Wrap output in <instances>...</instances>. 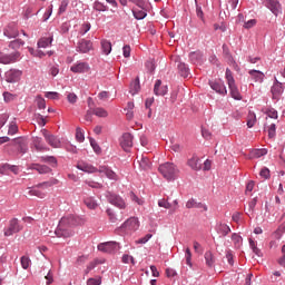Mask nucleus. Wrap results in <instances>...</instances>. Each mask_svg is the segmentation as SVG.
Segmentation results:
<instances>
[{
  "mask_svg": "<svg viewBox=\"0 0 285 285\" xmlns=\"http://www.w3.org/2000/svg\"><path fill=\"white\" fill-rule=\"evenodd\" d=\"M86 224V219L79 218L77 216H65L60 219L57 229L55 230V235L58 237H72L75 235V226H83Z\"/></svg>",
  "mask_w": 285,
  "mask_h": 285,
  "instance_id": "nucleus-1",
  "label": "nucleus"
},
{
  "mask_svg": "<svg viewBox=\"0 0 285 285\" xmlns=\"http://www.w3.org/2000/svg\"><path fill=\"white\" fill-rule=\"evenodd\" d=\"M76 168H78V170H82V173H89V174L100 173V174H104V175H106V177L108 179H112L114 181H117V179H119L117 174L112 169H110L108 166H99V168H97V167L81 160V161H78Z\"/></svg>",
  "mask_w": 285,
  "mask_h": 285,
  "instance_id": "nucleus-2",
  "label": "nucleus"
},
{
  "mask_svg": "<svg viewBox=\"0 0 285 285\" xmlns=\"http://www.w3.org/2000/svg\"><path fill=\"white\" fill-rule=\"evenodd\" d=\"M158 170L160 175H163L164 179H167V181H174L179 173V169L173 163H165L160 165Z\"/></svg>",
  "mask_w": 285,
  "mask_h": 285,
  "instance_id": "nucleus-3",
  "label": "nucleus"
},
{
  "mask_svg": "<svg viewBox=\"0 0 285 285\" xmlns=\"http://www.w3.org/2000/svg\"><path fill=\"white\" fill-rule=\"evenodd\" d=\"M225 79L233 99H236V101H242V94H239V89L237 88V85H235V78L233 77V71H230V69H226Z\"/></svg>",
  "mask_w": 285,
  "mask_h": 285,
  "instance_id": "nucleus-4",
  "label": "nucleus"
},
{
  "mask_svg": "<svg viewBox=\"0 0 285 285\" xmlns=\"http://www.w3.org/2000/svg\"><path fill=\"white\" fill-rule=\"evenodd\" d=\"M23 230V226L19 224L18 218H12L9 220V226L4 228V237H12L16 233H21Z\"/></svg>",
  "mask_w": 285,
  "mask_h": 285,
  "instance_id": "nucleus-5",
  "label": "nucleus"
},
{
  "mask_svg": "<svg viewBox=\"0 0 285 285\" xmlns=\"http://www.w3.org/2000/svg\"><path fill=\"white\" fill-rule=\"evenodd\" d=\"M21 59V52L14 51L12 53H3L0 51V63L8 66L10 63H17Z\"/></svg>",
  "mask_w": 285,
  "mask_h": 285,
  "instance_id": "nucleus-6",
  "label": "nucleus"
},
{
  "mask_svg": "<svg viewBox=\"0 0 285 285\" xmlns=\"http://www.w3.org/2000/svg\"><path fill=\"white\" fill-rule=\"evenodd\" d=\"M10 146H14L21 155L28 153V139L24 137L13 139L11 144L7 145V148H10Z\"/></svg>",
  "mask_w": 285,
  "mask_h": 285,
  "instance_id": "nucleus-7",
  "label": "nucleus"
},
{
  "mask_svg": "<svg viewBox=\"0 0 285 285\" xmlns=\"http://www.w3.org/2000/svg\"><path fill=\"white\" fill-rule=\"evenodd\" d=\"M70 71L75 75H83L90 72V65L83 61H77L70 67Z\"/></svg>",
  "mask_w": 285,
  "mask_h": 285,
  "instance_id": "nucleus-8",
  "label": "nucleus"
},
{
  "mask_svg": "<svg viewBox=\"0 0 285 285\" xmlns=\"http://www.w3.org/2000/svg\"><path fill=\"white\" fill-rule=\"evenodd\" d=\"M107 199L109 204H111L112 206H116V208H119L120 210L126 209V200H124L121 196L117 194H109L107 196Z\"/></svg>",
  "mask_w": 285,
  "mask_h": 285,
  "instance_id": "nucleus-9",
  "label": "nucleus"
},
{
  "mask_svg": "<svg viewBox=\"0 0 285 285\" xmlns=\"http://www.w3.org/2000/svg\"><path fill=\"white\" fill-rule=\"evenodd\" d=\"M21 75H23V72L21 70L10 69L9 71H7L4 73L6 81L8 83H17V81H19L21 79Z\"/></svg>",
  "mask_w": 285,
  "mask_h": 285,
  "instance_id": "nucleus-10",
  "label": "nucleus"
},
{
  "mask_svg": "<svg viewBox=\"0 0 285 285\" xmlns=\"http://www.w3.org/2000/svg\"><path fill=\"white\" fill-rule=\"evenodd\" d=\"M271 92H272V99L279 101L282 95H284V86L282 85V82L275 79V82L272 86Z\"/></svg>",
  "mask_w": 285,
  "mask_h": 285,
  "instance_id": "nucleus-11",
  "label": "nucleus"
},
{
  "mask_svg": "<svg viewBox=\"0 0 285 285\" xmlns=\"http://www.w3.org/2000/svg\"><path fill=\"white\" fill-rule=\"evenodd\" d=\"M118 248L119 244L117 242H106L98 245V250L101 253H116Z\"/></svg>",
  "mask_w": 285,
  "mask_h": 285,
  "instance_id": "nucleus-12",
  "label": "nucleus"
},
{
  "mask_svg": "<svg viewBox=\"0 0 285 285\" xmlns=\"http://www.w3.org/2000/svg\"><path fill=\"white\" fill-rule=\"evenodd\" d=\"M120 147L125 153H129L130 148H132V135L129 132L124 134L120 137Z\"/></svg>",
  "mask_w": 285,
  "mask_h": 285,
  "instance_id": "nucleus-13",
  "label": "nucleus"
},
{
  "mask_svg": "<svg viewBox=\"0 0 285 285\" xmlns=\"http://www.w3.org/2000/svg\"><path fill=\"white\" fill-rule=\"evenodd\" d=\"M42 135L51 148H61V141L57 136L48 134V130L46 129L42 130Z\"/></svg>",
  "mask_w": 285,
  "mask_h": 285,
  "instance_id": "nucleus-14",
  "label": "nucleus"
},
{
  "mask_svg": "<svg viewBox=\"0 0 285 285\" xmlns=\"http://www.w3.org/2000/svg\"><path fill=\"white\" fill-rule=\"evenodd\" d=\"M266 8L271 10L275 14V17H278L282 14V4L277 0H266L265 2Z\"/></svg>",
  "mask_w": 285,
  "mask_h": 285,
  "instance_id": "nucleus-15",
  "label": "nucleus"
},
{
  "mask_svg": "<svg viewBox=\"0 0 285 285\" xmlns=\"http://www.w3.org/2000/svg\"><path fill=\"white\" fill-rule=\"evenodd\" d=\"M122 228H125V230H129L130 233L138 230L139 229V219H137L136 217H131V218L127 219L124 223Z\"/></svg>",
  "mask_w": 285,
  "mask_h": 285,
  "instance_id": "nucleus-16",
  "label": "nucleus"
},
{
  "mask_svg": "<svg viewBox=\"0 0 285 285\" xmlns=\"http://www.w3.org/2000/svg\"><path fill=\"white\" fill-rule=\"evenodd\" d=\"M90 50H92V41L82 39L78 42L77 52H81L82 55H86Z\"/></svg>",
  "mask_w": 285,
  "mask_h": 285,
  "instance_id": "nucleus-17",
  "label": "nucleus"
},
{
  "mask_svg": "<svg viewBox=\"0 0 285 285\" xmlns=\"http://www.w3.org/2000/svg\"><path fill=\"white\" fill-rule=\"evenodd\" d=\"M209 86L212 90H215L218 95H223V97L228 95V90H226V85H224V82L209 81Z\"/></svg>",
  "mask_w": 285,
  "mask_h": 285,
  "instance_id": "nucleus-18",
  "label": "nucleus"
},
{
  "mask_svg": "<svg viewBox=\"0 0 285 285\" xmlns=\"http://www.w3.org/2000/svg\"><path fill=\"white\" fill-rule=\"evenodd\" d=\"M154 92L157 97H164L165 95H168V86H161V80H156Z\"/></svg>",
  "mask_w": 285,
  "mask_h": 285,
  "instance_id": "nucleus-19",
  "label": "nucleus"
},
{
  "mask_svg": "<svg viewBox=\"0 0 285 285\" xmlns=\"http://www.w3.org/2000/svg\"><path fill=\"white\" fill-rule=\"evenodd\" d=\"M3 35L4 37H7L8 39H17V37H19V29L13 26V24H9L4 30H3Z\"/></svg>",
  "mask_w": 285,
  "mask_h": 285,
  "instance_id": "nucleus-20",
  "label": "nucleus"
},
{
  "mask_svg": "<svg viewBox=\"0 0 285 285\" xmlns=\"http://www.w3.org/2000/svg\"><path fill=\"white\" fill-rule=\"evenodd\" d=\"M187 166H189V168H191V170H202V161L199 160V156L193 155L187 160Z\"/></svg>",
  "mask_w": 285,
  "mask_h": 285,
  "instance_id": "nucleus-21",
  "label": "nucleus"
},
{
  "mask_svg": "<svg viewBox=\"0 0 285 285\" xmlns=\"http://www.w3.org/2000/svg\"><path fill=\"white\" fill-rule=\"evenodd\" d=\"M248 75H249V77L253 79V81H256V82H258V83H263V82H264V78L266 77V76L264 75V72H262V71H259V70H255V69L249 70V71H248Z\"/></svg>",
  "mask_w": 285,
  "mask_h": 285,
  "instance_id": "nucleus-22",
  "label": "nucleus"
},
{
  "mask_svg": "<svg viewBox=\"0 0 285 285\" xmlns=\"http://www.w3.org/2000/svg\"><path fill=\"white\" fill-rule=\"evenodd\" d=\"M216 232L218 235H222V237H226V235L230 233V227L224 223H219L216 225Z\"/></svg>",
  "mask_w": 285,
  "mask_h": 285,
  "instance_id": "nucleus-23",
  "label": "nucleus"
},
{
  "mask_svg": "<svg viewBox=\"0 0 285 285\" xmlns=\"http://www.w3.org/2000/svg\"><path fill=\"white\" fill-rule=\"evenodd\" d=\"M186 208H203V210H208V207L202 203H197L195 199H189L186 203Z\"/></svg>",
  "mask_w": 285,
  "mask_h": 285,
  "instance_id": "nucleus-24",
  "label": "nucleus"
},
{
  "mask_svg": "<svg viewBox=\"0 0 285 285\" xmlns=\"http://www.w3.org/2000/svg\"><path fill=\"white\" fill-rule=\"evenodd\" d=\"M85 205L87 206V208H89L90 210H95V208H97V206H99V204H97V200H95V197H90L87 196L85 199Z\"/></svg>",
  "mask_w": 285,
  "mask_h": 285,
  "instance_id": "nucleus-25",
  "label": "nucleus"
},
{
  "mask_svg": "<svg viewBox=\"0 0 285 285\" xmlns=\"http://www.w3.org/2000/svg\"><path fill=\"white\" fill-rule=\"evenodd\" d=\"M205 261H206V266L209 268H213L215 266V256L213 255V252L208 250L205 253Z\"/></svg>",
  "mask_w": 285,
  "mask_h": 285,
  "instance_id": "nucleus-26",
  "label": "nucleus"
},
{
  "mask_svg": "<svg viewBox=\"0 0 285 285\" xmlns=\"http://www.w3.org/2000/svg\"><path fill=\"white\" fill-rule=\"evenodd\" d=\"M101 50L105 55H110L112 52V43L108 40H101Z\"/></svg>",
  "mask_w": 285,
  "mask_h": 285,
  "instance_id": "nucleus-27",
  "label": "nucleus"
},
{
  "mask_svg": "<svg viewBox=\"0 0 285 285\" xmlns=\"http://www.w3.org/2000/svg\"><path fill=\"white\" fill-rule=\"evenodd\" d=\"M23 46H26V42L21 39H16L9 43V48H11V50H19V48Z\"/></svg>",
  "mask_w": 285,
  "mask_h": 285,
  "instance_id": "nucleus-28",
  "label": "nucleus"
},
{
  "mask_svg": "<svg viewBox=\"0 0 285 285\" xmlns=\"http://www.w3.org/2000/svg\"><path fill=\"white\" fill-rule=\"evenodd\" d=\"M139 166L140 168H142V170H150V166H151L150 159H148V157L142 156L139 160Z\"/></svg>",
  "mask_w": 285,
  "mask_h": 285,
  "instance_id": "nucleus-29",
  "label": "nucleus"
},
{
  "mask_svg": "<svg viewBox=\"0 0 285 285\" xmlns=\"http://www.w3.org/2000/svg\"><path fill=\"white\" fill-rule=\"evenodd\" d=\"M140 86H139V78H136L131 83H130V94L131 95H137L139 92Z\"/></svg>",
  "mask_w": 285,
  "mask_h": 285,
  "instance_id": "nucleus-30",
  "label": "nucleus"
},
{
  "mask_svg": "<svg viewBox=\"0 0 285 285\" xmlns=\"http://www.w3.org/2000/svg\"><path fill=\"white\" fill-rule=\"evenodd\" d=\"M178 71L180 73V77H188L189 72H188V66H186V63L184 62H179L178 63Z\"/></svg>",
  "mask_w": 285,
  "mask_h": 285,
  "instance_id": "nucleus-31",
  "label": "nucleus"
},
{
  "mask_svg": "<svg viewBox=\"0 0 285 285\" xmlns=\"http://www.w3.org/2000/svg\"><path fill=\"white\" fill-rule=\"evenodd\" d=\"M50 43H52V38H41L38 41V48H48V46H50Z\"/></svg>",
  "mask_w": 285,
  "mask_h": 285,
  "instance_id": "nucleus-32",
  "label": "nucleus"
},
{
  "mask_svg": "<svg viewBox=\"0 0 285 285\" xmlns=\"http://www.w3.org/2000/svg\"><path fill=\"white\" fill-rule=\"evenodd\" d=\"M266 149H254L250 153V157L254 159H259V157H264V155H266Z\"/></svg>",
  "mask_w": 285,
  "mask_h": 285,
  "instance_id": "nucleus-33",
  "label": "nucleus"
},
{
  "mask_svg": "<svg viewBox=\"0 0 285 285\" xmlns=\"http://www.w3.org/2000/svg\"><path fill=\"white\" fill-rule=\"evenodd\" d=\"M35 170H37L40 175H46L48 173H50V167L46 166V165H36Z\"/></svg>",
  "mask_w": 285,
  "mask_h": 285,
  "instance_id": "nucleus-34",
  "label": "nucleus"
},
{
  "mask_svg": "<svg viewBox=\"0 0 285 285\" xmlns=\"http://www.w3.org/2000/svg\"><path fill=\"white\" fill-rule=\"evenodd\" d=\"M186 264L190 268H193V253L190 252V247H187L185 250Z\"/></svg>",
  "mask_w": 285,
  "mask_h": 285,
  "instance_id": "nucleus-35",
  "label": "nucleus"
},
{
  "mask_svg": "<svg viewBox=\"0 0 285 285\" xmlns=\"http://www.w3.org/2000/svg\"><path fill=\"white\" fill-rule=\"evenodd\" d=\"M92 114L96 115V117H108V111L101 107L92 109Z\"/></svg>",
  "mask_w": 285,
  "mask_h": 285,
  "instance_id": "nucleus-36",
  "label": "nucleus"
},
{
  "mask_svg": "<svg viewBox=\"0 0 285 285\" xmlns=\"http://www.w3.org/2000/svg\"><path fill=\"white\" fill-rule=\"evenodd\" d=\"M33 146L37 150H46V147L43 146V142L40 137H35L33 138Z\"/></svg>",
  "mask_w": 285,
  "mask_h": 285,
  "instance_id": "nucleus-37",
  "label": "nucleus"
},
{
  "mask_svg": "<svg viewBox=\"0 0 285 285\" xmlns=\"http://www.w3.org/2000/svg\"><path fill=\"white\" fill-rule=\"evenodd\" d=\"M132 14H134L135 19H138V20L146 19V16H147V13L144 11V9H141V10L134 9Z\"/></svg>",
  "mask_w": 285,
  "mask_h": 285,
  "instance_id": "nucleus-38",
  "label": "nucleus"
},
{
  "mask_svg": "<svg viewBox=\"0 0 285 285\" xmlns=\"http://www.w3.org/2000/svg\"><path fill=\"white\" fill-rule=\"evenodd\" d=\"M29 195H30L31 197H39L40 199H43V197H46V194H45V193H42L41 190L36 189V188L30 189V190H29Z\"/></svg>",
  "mask_w": 285,
  "mask_h": 285,
  "instance_id": "nucleus-39",
  "label": "nucleus"
},
{
  "mask_svg": "<svg viewBox=\"0 0 285 285\" xmlns=\"http://www.w3.org/2000/svg\"><path fill=\"white\" fill-rule=\"evenodd\" d=\"M20 263H21V267L24 269V271H28V268H30V258L28 256H22L20 258Z\"/></svg>",
  "mask_w": 285,
  "mask_h": 285,
  "instance_id": "nucleus-40",
  "label": "nucleus"
},
{
  "mask_svg": "<svg viewBox=\"0 0 285 285\" xmlns=\"http://www.w3.org/2000/svg\"><path fill=\"white\" fill-rule=\"evenodd\" d=\"M256 122H257V117L255 116V114L249 112L248 118H247V126L249 128H253V126H255Z\"/></svg>",
  "mask_w": 285,
  "mask_h": 285,
  "instance_id": "nucleus-41",
  "label": "nucleus"
},
{
  "mask_svg": "<svg viewBox=\"0 0 285 285\" xmlns=\"http://www.w3.org/2000/svg\"><path fill=\"white\" fill-rule=\"evenodd\" d=\"M76 139L80 144L83 142L85 139H86V137L83 136V130L81 128H79V127L76 129Z\"/></svg>",
  "mask_w": 285,
  "mask_h": 285,
  "instance_id": "nucleus-42",
  "label": "nucleus"
},
{
  "mask_svg": "<svg viewBox=\"0 0 285 285\" xmlns=\"http://www.w3.org/2000/svg\"><path fill=\"white\" fill-rule=\"evenodd\" d=\"M232 240L234 242V244L237 248H239V246H242L243 239H242V236H239V234H233Z\"/></svg>",
  "mask_w": 285,
  "mask_h": 285,
  "instance_id": "nucleus-43",
  "label": "nucleus"
},
{
  "mask_svg": "<svg viewBox=\"0 0 285 285\" xmlns=\"http://www.w3.org/2000/svg\"><path fill=\"white\" fill-rule=\"evenodd\" d=\"M19 132V127L17 126V122H11L8 129V135H17Z\"/></svg>",
  "mask_w": 285,
  "mask_h": 285,
  "instance_id": "nucleus-44",
  "label": "nucleus"
},
{
  "mask_svg": "<svg viewBox=\"0 0 285 285\" xmlns=\"http://www.w3.org/2000/svg\"><path fill=\"white\" fill-rule=\"evenodd\" d=\"M94 8L98 11V12H106V10H108V7H106L104 3L96 1L94 3Z\"/></svg>",
  "mask_w": 285,
  "mask_h": 285,
  "instance_id": "nucleus-45",
  "label": "nucleus"
},
{
  "mask_svg": "<svg viewBox=\"0 0 285 285\" xmlns=\"http://www.w3.org/2000/svg\"><path fill=\"white\" fill-rule=\"evenodd\" d=\"M255 26H257V20L250 19L244 23L243 28H245V30H250V28H255Z\"/></svg>",
  "mask_w": 285,
  "mask_h": 285,
  "instance_id": "nucleus-46",
  "label": "nucleus"
},
{
  "mask_svg": "<svg viewBox=\"0 0 285 285\" xmlns=\"http://www.w3.org/2000/svg\"><path fill=\"white\" fill-rule=\"evenodd\" d=\"M37 106L40 110H46V99L42 97L38 96L37 97Z\"/></svg>",
  "mask_w": 285,
  "mask_h": 285,
  "instance_id": "nucleus-47",
  "label": "nucleus"
},
{
  "mask_svg": "<svg viewBox=\"0 0 285 285\" xmlns=\"http://www.w3.org/2000/svg\"><path fill=\"white\" fill-rule=\"evenodd\" d=\"M129 197H130L131 202H135L136 204H138V206L144 205V200H141L139 197H137V195H135L132 191L129 193Z\"/></svg>",
  "mask_w": 285,
  "mask_h": 285,
  "instance_id": "nucleus-48",
  "label": "nucleus"
},
{
  "mask_svg": "<svg viewBox=\"0 0 285 285\" xmlns=\"http://www.w3.org/2000/svg\"><path fill=\"white\" fill-rule=\"evenodd\" d=\"M267 117H269V119H277L278 115H277V110L269 108L266 111Z\"/></svg>",
  "mask_w": 285,
  "mask_h": 285,
  "instance_id": "nucleus-49",
  "label": "nucleus"
},
{
  "mask_svg": "<svg viewBox=\"0 0 285 285\" xmlns=\"http://www.w3.org/2000/svg\"><path fill=\"white\" fill-rule=\"evenodd\" d=\"M45 97H47V99L57 100V99H59V92H57V91H47L45 94Z\"/></svg>",
  "mask_w": 285,
  "mask_h": 285,
  "instance_id": "nucleus-50",
  "label": "nucleus"
},
{
  "mask_svg": "<svg viewBox=\"0 0 285 285\" xmlns=\"http://www.w3.org/2000/svg\"><path fill=\"white\" fill-rule=\"evenodd\" d=\"M66 10H68V0H62L61 4L59 7L58 14H63V12H66Z\"/></svg>",
  "mask_w": 285,
  "mask_h": 285,
  "instance_id": "nucleus-51",
  "label": "nucleus"
},
{
  "mask_svg": "<svg viewBox=\"0 0 285 285\" xmlns=\"http://www.w3.org/2000/svg\"><path fill=\"white\" fill-rule=\"evenodd\" d=\"M4 170H10L13 175H19V167L12 165H4Z\"/></svg>",
  "mask_w": 285,
  "mask_h": 285,
  "instance_id": "nucleus-52",
  "label": "nucleus"
},
{
  "mask_svg": "<svg viewBox=\"0 0 285 285\" xmlns=\"http://www.w3.org/2000/svg\"><path fill=\"white\" fill-rule=\"evenodd\" d=\"M98 264H102V262L99 259H95L94 262L89 263V265L87 266L86 273L96 268Z\"/></svg>",
  "mask_w": 285,
  "mask_h": 285,
  "instance_id": "nucleus-53",
  "label": "nucleus"
},
{
  "mask_svg": "<svg viewBox=\"0 0 285 285\" xmlns=\"http://www.w3.org/2000/svg\"><path fill=\"white\" fill-rule=\"evenodd\" d=\"M150 239H153V234H147L145 237L136 240V244H147V242H150Z\"/></svg>",
  "mask_w": 285,
  "mask_h": 285,
  "instance_id": "nucleus-54",
  "label": "nucleus"
},
{
  "mask_svg": "<svg viewBox=\"0 0 285 285\" xmlns=\"http://www.w3.org/2000/svg\"><path fill=\"white\" fill-rule=\"evenodd\" d=\"M87 285H101V277L89 278Z\"/></svg>",
  "mask_w": 285,
  "mask_h": 285,
  "instance_id": "nucleus-55",
  "label": "nucleus"
},
{
  "mask_svg": "<svg viewBox=\"0 0 285 285\" xmlns=\"http://www.w3.org/2000/svg\"><path fill=\"white\" fill-rule=\"evenodd\" d=\"M131 262V264H135V258L128 254L122 255V263L124 264H129Z\"/></svg>",
  "mask_w": 285,
  "mask_h": 285,
  "instance_id": "nucleus-56",
  "label": "nucleus"
},
{
  "mask_svg": "<svg viewBox=\"0 0 285 285\" xmlns=\"http://www.w3.org/2000/svg\"><path fill=\"white\" fill-rule=\"evenodd\" d=\"M90 31V22H86L80 28V35H86Z\"/></svg>",
  "mask_w": 285,
  "mask_h": 285,
  "instance_id": "nucleus-57",
  "label": "nucleus"
},
{
  "mask_svg": "<svg viewBox=\"0 0 285 285\" xmlns=\"http://www.w3.org/2000/svg\"><path fill=\"white\" fill-rule=\"evenodd\" d=\"M275 135H276V126H275V124H272L268 128L269 139H273V137H275Z\"/></svg>",
  "mask_w": 285,
  "mask_h": 285,
  "instance_id": "nucleus-58",
  "label": "nucleus"
},
{
  "mask_svg": "<svg viewBox=\"0 0 285 285\" xmlns=\"http://www.w3.org/2000/svg\"><path fill=\"white\" fill-rule=\"evenodd\" d=\"M3 99H4V101H6L7 104H9V101L14 100V95H12V94L6 91V92H3Z\"/></svg>",
  "mask_w": 285,
  "mask_h": 285,
  "instance_id": "nucleus-59",
  "label": "nucleus"
},
{
  "mask_svg": "<svg viewBox=\"0 0 285 285\" xmlns=\"http://www.w3.org/2000/svg\"><path fill=\"white\" fill-rule=\"evenodd\" d=\"M158 206H159L160 208H166V209H168V208H170V203H168V200H166V199H160V200L158 202Z\"/></svg>",
  "mask_w": 285,
  "mask_h": 285,
  "instance_id": "nucleus-60",
  "label": "nucleus"
},
{
  "mask_svg": "<svg viewBox=\"0 0 285 285\" xmlns=\"http://www.w3.org/2000/svg\"><path fill=\"white\" fill-rule=\"evenodd\" d=\"M145 66H146V68H147V70L149 71V72H155V62H153V61H147L146 63H145Z\"/></svg>",
  "mask_w": 285,
  "mask_h": 285,
  "instance_id": "nucleus-61",
  "label": "nucleus"
},
{
  "mask_svg": "<svg viewBox=\"0 0 285 285\" xmlns=\"http://www.w3.org/2000/svg\"><path fill=\"white\" fill-rule=\"evenodd\" d=\"M86 184L90 187V188H104V185L99 184V183H95V181H86Z\"/></svg>",
  "mask_w": 285,
  "mask_h": 285,
  "instance_id": "nucleus-62",
  "label": "nucleus"
},
{
  "mask_svg": "<svg viewBox=\"0 0 285 285\" xmlns=\"http://www.w3.org/2000/svg\"><path fill=\"white\" fill-rule=\"evenodd\" d=\"M130 46L126 45L124 48H122V55L126 59H128V57H130Z\"/></svg>",
  "mask_w": 285,
  "mask_h": 285,
  "instance_id": "nucleus-63",
  "label": "nucleus"
},
{
  "mask_svg": "<svg viewBox=\"0 0 285 285\" xmlns=\"http://www.w3.org/2000/svg\"><path fill=\"white\" fill-rule=\"evenodd\" d=\"M67 99L69 104H77V95L76 94H68Z\"/></svg>",
  "mask_w": 285,
  "mask_h": 285,
  "instance_id": "nucleus-64",
  "label": "nucleus"
}]
</instances>
